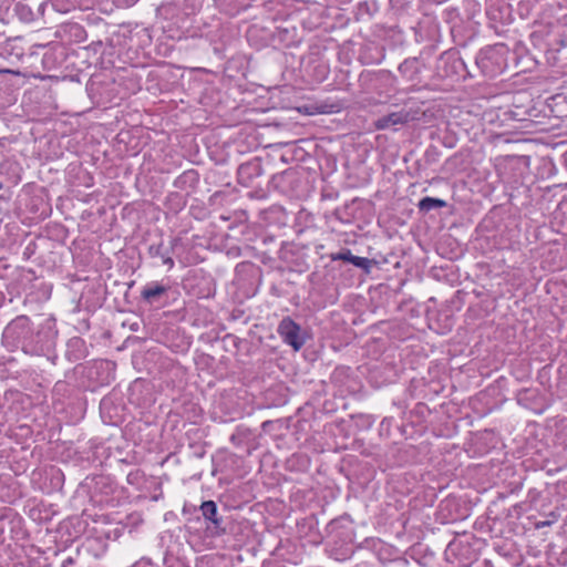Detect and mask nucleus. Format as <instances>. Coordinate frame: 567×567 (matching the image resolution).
I'll return each instance as SVG.
<instances>
[{
    "mask_svg": "<svg viewBox=\"0 0 567 567\" xmlns=\"http://www.w3.org/2000/svg\"><path fill=\"white\" fill-rule=\"evenodd\" d=\"M427 138L430 145L427 147V161L435 159L441 155L443 148H452L456 144V135L449 130V122L444 112L437 116L427 114Z\"/></svg>",
    "mask_w": 567,
    "mask_h": 567,
    "instance_id": "f257e3e1",
    "label": "nucleus"
},
{
    "mask_svg": "<svg viewBox=\"0 0 567 567\" xmlns=\"http://www.w3.org/2000/svg\"><path fill=\"white\" fill-rule=\"evenodd\" d=\"M472 76L466 70V64L460 56L456 50L444 51L436 61L432 80L434 81L433 86L440 87L439 81H451L455 82L466 76Z\"/></svg>",
    "mask_w": 567,
    "mask_h": 567,
    "instance_id": "f03ea898",
    "label": "nucleus"
},
{
    "mask_svg": "<svg viewBox=\"0 0 567 567\" xmlns=\"http://www.w3.org/2000/svg\"><path fill=\"white\" fill-rule=\"evenodd\" d=\"M509 53L508 47L504 43L488 45L478 52L475 58V64L482 75L494 79L506 70Z\"/></svg>",
    "mask_w": 567,
    "mask_h": 567,
    "instance_id": "7ed1b4c3",
    "label": "nucleus"
},
{
    "mask_svg": "<svg viewBox=\"0 0 567 567\" xmlns=\"http://www.w3.org/2000/svg\"><path fill=\"white\" fill-rule=\"evenodd\" d=\"M465 517L466 508L461 505L458 498L455 496H446L443 498L434 513V520L436 523L450 527Z\"/></svg>",
    "mask_w": 567,
    "mask_h": 567,
    "instance_id": "20e7f679",
    "label": "nucleus"
},
{
    "mask_svg": "<svg viewBox=\"0 0 567 567\" xmlns=\"http://www.w3.org/2000/svg\"><path fill=\"white\" fill-rule=\"evenodd\" d=\"M277 332L282 341L295 351H299L305 344V338L301 336V327L290 317H285L279 322Z\"/></svg>",
    "mask_w": 567,
    "mask_h": 567,
    "instance_id": "39448f33",
    "label": "nucleus"
},
{
    "mask_svg": "<svg viewBox=\"0 0 567 567\" xmlns=\"http://www.w3.org/2000/svg\"><path fill=\"white\" fill-rule=\"evenodd\" d=\"M456 534L457 532L445 525L427 528V537L431 535L430 540L437 549H451L454 545V537Z\"/></svg>",
    "mask_w": 567,
    "mask_h": 567,
    "instance_id": "423d86ee",
    "label": "nucleus"
},
{
    "mask_svg": "<svg viewBox=\"0 0 567 567\" xmlns=\"http://www.w3.org/2000/svg\"><path fill=\"white\" fill-rule=\"evenodd\" d=\"M200 511L206 520H209L213 526H207V530L212 536H219L225 533L221 527V519L217 516V505L213 501H206L200 505Z\"/></svg>",
    "mask_w": 567,
    "mask_h": 567,
    "instance_id": "0eeeda50",
    "label": "nucleus"
},
{
    "mask_svg": "<svg viewBox=\"0 0 567 567\" xmlns=\"http://www.w3.org/2000/svg\"><path fill=\"white\" fill-rule=\"evenodd\" d=\"M264 173L259 159H252L239 165L237 175L238 182L244 186H249L252 181Z\"/></svg>",
    "mask_w": 567,
    "mask_h": 567,
    "instance_id": "6e6552de",
    "label": "nucleus"
},
{
    "mask_svg": "<svg viewBox=\"0 0 567 567\" xmlns=\"http://www.w3.org/2000/svg\"><path fill=\"white\" fill-rule=\"evenodd\" d=\"M30 319L27 316H18L4 329L7 338L20 339L25 337L30 331Z\"/></svg>",
    "mask_w": 567,
    "mask_h": 567,
    "instance_id": "1a4fd4ad",
    "label": "nucleus"
},
{
    "mask_svg": "<svg viewBox=\"0 0 567 567\" xmlns=\"http://www.w3.org/2000/svg\"><path fill=\"white\" fill-rule=\"evenodd\" d=\"M172 249L173 247L167 248L163 240H159L158 243L148 246L147 254L151 258H161L162 264L167 266L168 269H172L175 265L171 256Z\"/></svg>",
    "mask_w": 567,
    "mask_h": 567,
    "instance_id": "9d476101",
    "label": "nucleus"
},
{
    "mask_svg": "<svg viewBox=\"0 0 567 567\" xmlns=\"http://www.w3.org/2000/svg\"><path fill=\"white\" fill-rule=\"evenodd\" d=\"M405 122H408V113L392 112L375 120L374 126L377 130H388Z\"/></svg>",
    "mask_w": 567,
    "mask_h": 567,
    "instance_id": "9b49d317",
    "label": "nucleus"
},
{
    "mask_svg": "<svg viewBox=\"0 0 567 567\" xmlns=\"http://www.w3.org/2000/svg\"><path fill=\"white\" fill-rule=\"evenodd\" d=\"M167 291V288L161 284L153 282L143 288L141 291L142 298L147 301L148 303H154L158 301V299L165 295Z\"/></svg>",
    "mask_w": 567,
    "mask_h": 567,
    "instance_id": "f8f14e48",
    "label": "nucleus"
},
{
    "mask_svg": "<svg viewBox=\"0 0 567 567\" xmlns=\"http://www.w3.org/2000/svg\"><path fill=\"white\" fill-rule=\"evenodd\" d=\"M464 155L462 153H457L452 157L447 158L445 162V169L451 173H456L465 169Z\"/></svg>",
    "mask_w": 567,
    "mask_h": 567,
    "instance_id": "ddd939ff",
    "label": "nucleus"
},
{
    "mask_svg": "<svg viewBox=\"0 0 567 567\" xmlns=\"http://www.w3.org/2000/svg\"><path fill=\"white\" fill-rule=\"evenodd\" d=\"M436 208H446V214H453V206L449 205L444 199L427 196V212Z\"/></svg>",
    "mask_w": 567,
    "mask_h": 567,
    "instance_id": "4468645a",
    "label": "nucleus"
},
{
    "mask_svg": "<svg viewBox=\"0 0 567 567\" xmlns=\"http://www.w3.org/2000/svg\"><path fill=\"white\" fill-rule=\"evenodd\" d=\"M351 264L358 268H361L362 270H364V272L369 274L371 271L372 266L377 265V261L365 257L353 256Z\"/></svg>",
    "mask_w": 567,
    "mask_h": 567,
    "instance_id": "2eb2a0df",
    "label": "nucleus"
},
{
    "mask_svg": "<svg viewBox=\"0 0 567 567\" xmlns=\"http://www.w3.org/2000/svg\"><path fill=\"white\" fill-rule=\"evenodd\" d=\"M430 14L427 13V18ZM441 37V25L436 18H433L431 20L427 19V39H434L435 41H439Z\"/></svg>",
    "mask_w": 567,
    "mask_h": 567,
    "instance_id": "dca6fc26",
    "label": "nucleus"
},
{
    "mask_svg": "<svg viewBox=\"0 0 567 567\" xmlns=\"http://www.w3.org/2000/svg\"><path fill=\"white\" fill-rule=\"evenodd\" d=\"M353 256L351 250L348 249V248H344L342 250H340L339 252H336V254H331L330 255V259L336 261V260H342V261H347V262H352V259H353Z\"/></svg>",
    "mask_w": 567,
    "mask_h": 567,
    "instance_id": "f3484780",
    "label": "nucleus"
},
{
    "mask_svg": "<svg viewBox=\"0 0 567 567\" xmlns=\"http://www.w3.org/2000/svg\"><path fill=\"white\" fill-rule=\"evenodd\" d=\"M68 347L71 348V349H74L76 351H79L80 353L79 354H75L74 355V359L75 360H80L84 357V353L81 352V349L84 347V341L83 339L81 338H72L69 343H68Z\"/></svg>",
    "mask_w": 567,
    "mask_h": 567,
    "instance_id": "a211bd4d",
    "label": "nucleus"
},
{
    "mask_svg": "<svg viewBox=\"0 0 567 567\" xmlns=\"http://www.w3.org/2000/svg\"><path fill=\"white\" fill-rule=\"evenodd\" d=\"M549 516H551L554 519H553V520H542V522H537V523L535 524V527H536L537 529H539V528H543V527H546V526H550V525L554 523V520H556V519H557V516H556V514H555V513H553V512L549 514Z\"/></svg>",
    "mask_w": 567,
    "mask_h": 567,
    "instance_id": "6ab92c4d",
    "label": "nucleus"
},
{
    "mask_svg": "<svg viewBox=\"0 0 567 567\" xmlns=\"http://www.w3.org/2000/svg\"><path fill=\"white\" fill-rule=\"evenodd\" d=\"M505 116H508L515 121H523L524 118L520 116L518 111L509 110L504 113Z\"/></svg>",
    "mask_w": 567,
    "mask_h": 567,
    "instance_id": "aec40b11",
    "label": "nucleus"
},
{
    "mask_svg": "<svg viewBox=\"0 0 567 567\" xmlns=\"http://www.w3.org/2000/svg\"><path fill=\"white\" fill-rule=\"evenodd\" d=\"M413 63H414V61H409V60H406V61H404V62L400 65L399 70H400L402 73H404V74H405V73H408V72H409V71H408L409 69L413 68Z\"/></svg>",
    "mask_w": 567,
    "mask_h": 567,
    "instance_id": "412c9836",
    "label": "nucleus"
},
{
    "mask_svg": "<svg viewBox=\"0 0 567 567\" xmlns=\"http://www.w3.org/2000/svg\"><path fill=\"white\" fill-rule=\"evenodd\" d=\"M17 12H19L22 17L31 16V11L23 4L17 6Z\"/></svg>",
    "mask_w": 567,
    "mask_h": 567,
    "instance_id": "4be33fe9",
    "label": "nucleus"
},
{
    "mask_svg": "<svg viewBox=\"0 0 567 567\" xmlns=\"http://www.w3.org/2000/svg\"><path fill=\"white\" fill-rule=\"evenodd\" d=\"M75 563L74 558L72 557H68L66 559H64L62 561V565L61 567H70L71 565H73Z\"/></svg>",
    "mask_w": 567,
    "mask_h": 567,
    "instance_id": "5701e85b",
    "label": "nucleus"
},
{
    "mask_svg": "<svg viewBox=\"0 0 567 567\" xmlns=\"http://www.w3.org/2000/svg\"><path fill=\"white\" fill-rule=\"evenodd\" d=\"M194 175H196V173H195L194 171H189V172L184 173V174L179 177V179H182V178H187V177H189V176H194Z\"/></svg>",
    "mask_w": 567,
    "mask_h": 567,
    "instance_id": "b1692460",
    "label": "nucleus"
},
{
    "mask_svg": "<svg viewBox=\"0 0 567 567\" xmlns=\"http://www.w3.org/2000/svg\"><path fill=\"white\" fill-rule=\"evenodd\" d=\"M420 210H424L425 209V197L424 198H421L419 200V204H417Z\"/></svg>",
    "mask_w": 567,
    "mask_h": 567,
    "instance_id": "393cba45",
    "label": "nucleus"
},
{
    "mask_svg": "<svg viewBox=\"0 0 567 567\" xmlns=\"http://www.w3.org/2000/svg\"><path fill=\"white\" fill-rule=\"evenodd\" d=\"M11 70H0V73H11Z\"/></svg>",
    "mask_w": 567,
    "mask_h": 567,
    "instance_id": "a878e982",
    "label": "nucleus"
},
{
    "mask_svg": "<svg viewBox=\"0 0 567 567\" xmlns=\"http://www.w3.org/2000/svg\"><path fill=\"white\" fill-rule=\"evenodd\" d=\"M563 54L567 58V47L564 48Z\"/></svg>",
    "mask_w": 567,
    "mask_h": 567,
    "instance_id": "bb28decb",
    "label": "nucleus"
},
{
    "mask_svg": "<svg viewBox=\"0 0 567 567\" xmlns=\"http://www.w3.org/2000/svg\"><path fill=\"white\" fill-rule=\"evenodd\" d=\"M230 440H231V442H237V439L234 434L231 435Z\"/></svg>",
    "mask_w": 567,
    "mask_h": 567,
    "instance_id": "cd10ccee",
    "label": "nucleus"
},
{
    "mask_svg": "<svg viewBox=\"0 0 567 567\" xmlns=\"http://www.w3.org/2000/svg\"><path fill=\"white\" fill-rule=\"evenodd\" d=\"M230 440H231V442H237V439L234 434L231 435Z\"/></svg>",
    "mask_w": 567,
    "mask_h": 567,
    "instance_id": "c85d7f7f",
    "label": "nucleus"
},
{
    "mask_svg": "<svg viewBox=\"0 0 567 567\" xmlns=\"http://www.w3.org/2000/svg\"><path fill=\"white\" fill-rule=\"evenodd\" d=\"M134 1L135 0H131V1H127L126 3H127V6H130V4H133Z\"/></svg>",
    "mask_w": 567,
    "mask_h": 567,
    "instance_id": "c756f323",
    "label": "nucleus"
},
{
    "mask_svg": "<svg viewBox=\"0 0 567 567\" xmlns=\"http://www.w3.org/2000/svg\"><path fill=\"white\" fill-rule=\"evenodd\" d=\"M3 188V184L0 182V190Z\"/></svg>",
    "mask_w": 567,
    "mask_h": 567,
    "instance_id": "7c9ffc66",
    "label": "nucleus"
},
{
    "mask_svg": "<svg viewBox=\"0 0 567 567\" xmlns=\"http://www.w3.org/2000/svg\"><path fill=\"white\" fill-rule=\"evenodd\" d=\"M444 30H447V24L444 22Z\"/></svg>",
    "mask_w": 567,
    "mask_h": 567,
    "instance_id": "2f4dec72",
    "label": "nucleus"
}]
</instances>
